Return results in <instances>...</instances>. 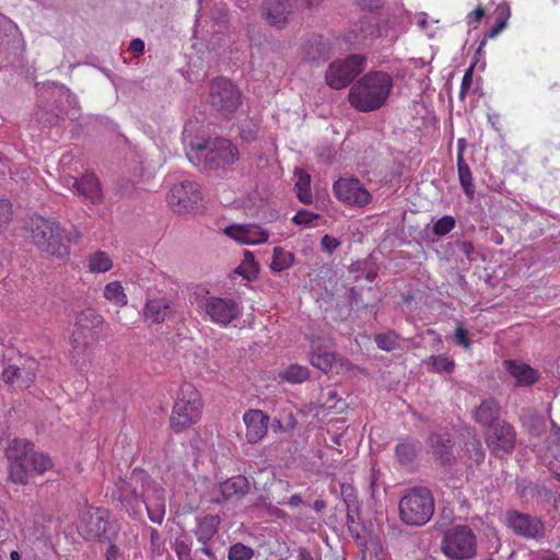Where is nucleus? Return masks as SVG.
<instances>
[{
    "mask_svg": "<svg viewBox=\"0 0 560 560\" xmlns=\"http://www.w3.org/2000/svg\"><path fill=\"white\" fill-rule=\"evenodd\" d=\"M5 457L9 462V479L13 483L25 486L31 475H43L52 468L51 458L34 450V444L25 439H13L8 442Z\"/></svg>",
    "mask_w": 560,
    "mask_h": 560,
    "instance_id": "nucleus-1",
    "label": "nucleus"
},
{
    "mask_svg": "<svg viewBox=\"0 0 560 560\" xmlns=\"http://www.w3.org/2000/svg\"><path fill=\"white\" fill-rule=\"evenodd\" d=\"M393 89V78L384 71H370L349 90L348 100L355 109L369 113L381 108Z\"/></svg>",
    "mask_w": 560,
    "mask_h": 560,
    "instance_id": "nucleus-2",
    "label": "nucleus"
},
{
    "mask_svg": "<svg viewBox=\"0 0 560 560\" xmlns=\"http://www.w3.org/2000/svg\"><path fill=\"white\" fill-rule=\"evenodd\" d=\"M188 160L203 172L225 171L238 160V150L230 140L215 138L196 144L186 151Z\"/></svg>",
    "mask_w": 560,
    "mask_h": 560,
    "instance_id": "nucleus-3",
    "label": "nucleus"
},
{
    "mask_svg": "<svg viewBox=\"0 0 560 560\" xmlns=\"http://www.w3.org/2000/svg\"><path fill=\"white\" fill-rule=\"evenodd\" d=\"M31 238L42 252L62 257L69 254L68 245L78 243L81 234L74 228L66 231L59 222L37 217L32 219Z\"/></svg>",
    "mask_w": 560,
    "mask_h": 560,
    "instance_id": "nucleus-4",
    "label": "nucleus"
},
{
    "mask_svg": "<svg viewBox=\"0 0 560 560\" xmlns=\"http://www.w3.org/2000/svg\"><path fill=\"white\" fill-rule=\"evenodd\" d=\"M102 324L103 317L94 308H85L78 314L71 336L70 359L79 369L91 362L93 347L98 339L95 329Z\"/></svg>",
    "mask_w": 560,
    "mask_h": 560,
    "instance_id": "nucleus-5",
    "label": "nucleus"
},
{
    "mask_svg": "<svg viewBox=\"0 0 560 560\" xmlns=\"http://www.w3.org/2000/svg\"><path fill=\"white\" fill-rule=\"evenodd\" d=\"M434 513V499L425 487L409 489L399 501V517L411 526L427 524Z\"/></svg>",
    "mask_w": 560,
    "mask_h": 560,
    "instance_id": "nucleus-6",
    "label": "nucleus"
},
{
    "mask_svg": "<svg viewBox=\"0 0 560 560\" xmlns=\"http://www.w3.org/2000/svg\"><path fill=\"white\" fill-rule=\"evenodd\" d=\"M147 474L135 469L129 477L119 478L113 497L120 502L121 510L135 520L142 516Z\"/></svg>",
    "mask_w": 560,
    "mask_h": 560,
    "instance_id": "nucleus-7",
    "label": "nucleus"
},
{
    "mask_svg": "<svg viewBox=\"0 0 560 560\" xmlns=\"http://www.w3.org/2000/svg\"><path fill=\"white\" fill-rule=\"evenodd\" d=\"M202 401L199 392L190 383L180 386L170 418L175 432H182L194 424L201 415Z\"/></svg>",
    "mask_w": 560,
    "mask_h": 560,
    "instance_id": "nucleus-8",
    "label": "nucleus"
},
{
    "mask_svg": "<svg viewBox=\"0 0 560 560\" xmlns=\"http://www.w3.org/2000/svg\"><path fill=\"white\" fill-rule=\"evenodd\" d=\"M79 527L88 539L104 538L108 541L119 530L117 523L110 520V512L103 508L86 509L81 515Z\"/></svg>",
    "mask_w": 560,
    "mask_h": 560,
    "instance_id": "nucleus-9",
    "label": "nucleus"
},
{
    "mask_svg": "<svg viewBox=\"0 0 560 560\" xmlns=\"http://www.w3.org/2000/svg\"><path fill=\"white\" fill-rule=\"evenodd\" d=\"M366 66V58L362 55L353 54L343 60H335L325 73L326 83L336 90L348 86Z\"/></svg>",
    "mask_w": 560,
    "mask_h": 560,
    "instance_id": "nucleus-10",
    "label": "nucleus"
},
{
    "mask_svg": "<svg viewBox=\"0 0 560 560\" xmlns=\"http://www.w3.org/2000/svg\"><path fill=\"white\" fill-rule=\"evenodd\" d=\"M202 195L199 185L191 180L174 184L167 194V203L177 214L197 212L201 208Z\"/></svg>",
    "mask_w": 560,
    "mask_h": 560,
    "instance_id": "nucleus-11",
    "label": "nucleus"
},
{
    "mask_svg": "<svg viewBox=\"0 0 560 560\" xmlns=\"http://www.w3.org/2000/svg\"><path fill=\"white\" fill-rule=\"evenodd\" d=\"M443 552L453 560L471 559L476 555V537L468 526L448 530L442 540Z\"/></svg>",
    "mask_w": 560,
    "mask_h": 560,
    "instance_id": "nucleus-12",
    "label": "nucleus"
},
{
    "mask_svg": "<svg viewBox=\"0 0 560 560\" xmlns=\"http://www.w3.org/2000/svg\"><path fill=\"white\" fill-rule=\"evenodd\" d=\"M210 103L223 116H230L241 105V93L230 80L218 78L210 85Z\"/></svg>",
    "mask_w": 560,
    "mask_h": 560,
    "instance_id": "nucleus-13",
    "label": "nucleus"
},
{
    "mask_svg": "<svg viewBox=\"0 0 560 560\" xmlns=\"http://www.w3.org/2000/svg\"><path fill=\"white\" fill-rule=\"evenodd\" d=\"M508 527L514 535L525 539L541 540L546 536L544 522L536 515L509 510L505 513Z\"/></svg>",
    "mask_w": 560,
    "mask_h": 560,
    "instance_id": "nucleus-14",
    "label": "nucleus"
},
{
    "mask_svg": "<svg viewBox=\"0 0 560 560\" xmlns=\"http://www.w3.org/2000/svg\"><path fill=\"white\" fill-rule=\"evenodd\" d=\"M485 440L492 455L503 457L514 451L516 432L510 423L502 420L488 429Z\"/></svg>",
    "mask_w": 560,
    "mask_h": 560,
    "instance_id": "nucleus-15",
    "label": "nucleus"
},
{
    "mask_svg": "<svg viewBox=\"0 0 560 560\" xmlns=\"http://www.w3.org/2000/svg\"><path fill=\"white\" fill-rule=\"evenodd\" d=\"M200 307L212 323L222 326L229 325L241 314L238 304L228 298L208 296L202 301Z\"/></svg>",
    "mask_w": 560,
    "mask_h": 560,
    "instance_id": "nucleus-16",
    "label": "nucleus"
},
{
    "mask_svg": "<svg viewBox=\"0 0 560 560\" xmlns=\"http://www.w3.org/2000/svg\"><path fill=\"white\" fill-rule=\"evenodd\" d=\"M336 197L353 207H364L371 201V194L355 177H340L334 184Z\"/></svg>",
    "mask_w": 560,
    "mask_h": 560,
    "instance_id": "nucleus-17",
    "label": "nucleus"
},
{
    "mask_svg": "<svg viewBox=\"0 0 560 560\" xmlns=\"http://www.w3.org/2000/svg\"><path fill=\"white\" fill-rule=\"evenodd\" d=\"M143 499V509H145L151 522L162 524L166 512L165 489L149 475L145 479Z\"/></svg>",
    "mask_w": 560,
    "mask_h": 560,
    "instance_id": "nucleus-18",
    "label": "nucleus"
},
{
    "mask_svg": "<svg viewBox=\"0 0 560 560\" xmlns=\"http://www.w3.org/2000/svg\"><path fill=\"white\" fill-rule=\"evenodd\" d=\"M250 489L249 481L242 475L233 476L220 482L212 490L211 502L222 504L229 501H238L243 499Z\"/></svg>",
    "mask_w": 560,
    "mask_h": 560,
    "instance_id": "nucleus-19",
    "label": "nucleus"
},
{
    "mask_svg": "<svg viewBox=\"0 0 560 560\" xmlns=\"http://www.w3.org/2000/svg\"><path fill=\"white\" fill-rule=\"evenodd\" d=\"M174 303L165 296L148 298L142 308V318L150 325H160L174 317Z\"/></svg>",
    "mask_w": 560,
    "mask_h": 560,
    "instance_id": "nucleus-20",
    "label": "nucleus"
},
{
    "mask_svg": "<svg viewBox=\"0 0 560 560\" xmlns=\"http://www.w3.org/2000/svg\"><path fill=\"white\" fill-rule=\"evenodd\" d=\"M246 425V440L248 443H257L267 433L269 417L259 409L247 410L243 416Z\"/></svg>",
    "mask_w": 560,
    "mask_h": 560,
    "instance_id": "nucleus-21",
    "label": "nucleus"
},
{
    "mask_svg": "<svg viewBox=\"0 0 560 560\" xmlns=\"http://www.w3.org/2000/svg\"><path fill=\"white\" fill-rule=\"evenodd\" d=\"M67 185H71L79 196L91 203H98L103 199L100 182L94 174H84L80 178L69 177Z\"/></svg>",
    "mask_w": 560,
    "mask_h": 560,
    "instance_id": "nucleus-22",
    "label": "nucleus"
},
{
    "mask_svg": "<svg viewBox=\"0 0 560 560\" xmlns=\"http://www.w3.org/2000/svg\"><path fill=\"white\" fill-rule=\"evenodd\" d=\"M428 445L442 466L453 465L455 462L454 442L448 434L432 433L428 439Z\"/></svg>",
    "mask_w": 560,
    "mask_h": 560,
    "instance_id": "nucleus-23",
    "label": "nucleus"
},
{
    "mask_svg": "<svg viewBox=\"0 0 560 560\" xmlns=\"http://www.w3.org/2000/svg\"><path fill=\"white\" fill-rule=\"evenodd\" d=\"M500 416L501 406L492 397L482 399L481 402L472 410L474 420L487 429L493 427L498 422H501L502 420H500Z\"/></svg>",
    "mask_w": 560,
    "mask_h": 560,
    "instance_id": "nucleus-24",
    "label": "nucleus"
},
{
    "mask_svg": "<svg viewBox=\"0 0 560 560\" xmlns=\"http://www.w3.org/2000/svg\"><path fill=\"white\" fill-rule=\"evenodd\" d=\"M225 234L244 244H259L268 240V233L255 224L231 225L225 229Z\"/></svg>",
    "mask_w": 560,
    "mask_h": 560,
    "instance_id": "nucleus-25",
    "label": "nucleus"
},
{
    "mask_svg": "<svg viewBox=\"0 0 560 560\" xmlns=\"http://www.w3.org/2000/svg\"><path fill=\"white\" fill-rule=\"evenodd\" d=\"M36 362L30 360L24 366L9 365L2 372L3 381L8 384H18L20 387H28L35 378Z\"/></svg>",
    "mask_w": 560,
    "mask_h": 560,
    "instance_id": "nucleus-26",
    "label": "nucleus"
},
{
    "mask_svg": "<svg viewBox=\"0 0 560 560\" xmlns=\"http://www.w3.org/2000/svg\"><path fill=\"white\" fill-rule=\"evenodd\" d=\"M305 58L313 62H324L329 59L331 48L320 35L311 36L303 46Z\"/></svg>",
    "mask_w": 560,
    "mask_h": 560,
    "instance_id": "nucleus-27",
    "label": "nucleus"
},
{
    "mask_svg": "<svg viewBox=\"0 0 560 560\" xmlns=\"http://www.w3.org/2000/svg\"><path fill=\"white\" fill-rule=\"evenodd\" d=\"M221 520L219 515H203L196 517V526L192 529L197 540L206 545L208 544L219 530Z\"/></svg>",
    "mask_w": 560,
    "mask_h": 560,
    "instance_id": "nucleus-28",
    "label": "nucleus"
},
{
    "mask_svg": "<svg viewBox=\"0 0 560 560\" xmlns=\"http://www.w3.org/2000/svg\"><path fill=\"white\" fill-rule=\"evenodd\" d=\"M421 443L416 439L404 438L400 439L395 446V458L400 466H411L420 452Z\"/></svg>",
    "mask_w": 560,
    "mask_h": 560,
    "instance_id": "nucleus-29",
    "label": "nucleus"
},
{
    "mask_svg": "<svg viewBox=\"0 0 560 560\" xmlns=\"http://www.w3.org/2000/svg\"><path fill=\"white\" fill-rule=\"evenodd\" d=\"M266 19L272 25L281 26L293 12V2L287 0H268L266 2Z\"/></svg>",
    "mask_w": 560,
    "mask_h": 560,
    "instance_id": "nucleus-30",
    "label": "nucleus"
},
{
    "mask_svg": "<svg viewBox=\"0 0 560 560\" xmlns=\"http://www.w3.org/2000/svg\"><path fill=\"white\" fill-rule=\"evenodd\" d=\"M508 372L516 380L517 386H530L538 380V373L526 363L514 360L504 361Z\"/></svg>",
    "mask_w": 560,
    "mask_h": 560,
    "instance_id": "nucleus-31",
    "label": "nucleus"
},
{
    "mask_svg": "<svg viewBox=\"0 0 560 560\" xmlns=\"http://www.w3.org/2000/svg\"><path fill=\"white\" fill-rule=\"evenodd\" d=\"M457 170L460 186L463 187L466 196L472 199L475 196V187L472 184V175L468 164L465 162L462 153L457 156Z\"/></svg>",
    "mask_w": 560,
    "mask_h": 560,
    "instance_id": "nucleus-32",
    "label": "nucleus"
},
{
    "mask_svg": "<svg viewBox=\"0 0 560 560\" xmlns=\"http://www.w3.org/2000/svg\"><path fill=\"white\" fill-rule=\"evenodd\" d=\"M295 175L298 180L295 183V190L298 199L305 203L311 205L313 202V196L311 191V177L302 170H296Z\"/></svg>",
    "mask_w": 560,
    "mask_h": 560,
    "instance_id": "nucleus-33",
    "label": "nucleus"
},
{
    "mask_svg": "<svg viewBox=\"0 0 560 560\" xmlns=\"http://www.w3.org/2000/svg\"><path fill=\"white\" fill-rule=\"evenodd\" d=\"M341 494L347 506V524L349 528L359 520L360 505L357 498L352 494L351 487H342Z\"/></svg>",
    "mask_w": 560,
    "mask_h": 560,
    "instance_id": "nucleus-34",
    "label": "nucleus"
},
{
    "mask_svg": "<svg viewBox=\"0 0 560 560\" xmlns=\"http://www.w3.org/2000/svg\"><path fill=\"white\" fill-rule=\"evenodd\" d=\"M335 360V353L329 351L314 350L310 354L311 364L324 373H328L331 370Z\"/></svg>",
    "mask_w": 560,
    "mask_h": 560,
    "instance_id": "nucleus-35",
    "label": "nucleus"
},
{
    "mask_svg": "<svg viewBox=\"0 0 560 560\" xmlns=\"http://www.w3.org/2000/svg\"><path fill=\"white\" fill-rule=\"evenodd\" d=\"M113 267V261L109 255L105 252L97 250L90 255L88 260V268L91 272H106Z\"/></svg>",
    "mask_w": 560,
    "mask_h": 560,
    "instance_id": "nucleus-36",
    "label": "nucleus"
},
{
    "mask_svg": "<svg viewBox=\"0 0 560 560\" xmlns=\"http://www.w3.org/2000/svg\"><path fill=\"white\" fill-rule=\"evenodd\" d=\"M104 298L117 306H125L128 303L124 288L118 281H113L105 285Z\"/></svg>",
    "mask_w": 560,
    "mask_h": 560,
    "instance_id": "nucleus-37",
    "label": "nucleus"
},
{
    "mask_svg": "<svg viewBox=\"0 0 560 560\" xmlns=\"http://www.w3.org/2000/svg\"><path fill=\"white\" fill-rule=\"evenodd\" d=\"M293 262V254L285 252L282 247H275L270 268L280 272L288 269Z\"/></svg>",
    "mask_w": 560,
    "mask_h": 560,
    "instance_id": "nucleus-38",
    "label": "nucleus"
},
{
    "mask_svg": "<svg viewBox=\"0 0 560 560\" xmlns=\"http://www.w3.org/2000/svg\"><path fill=\"white\" fill-rule=\"evenodd\" d=\"M465 450L471 460L480 464L485 458V452L480 439L476 434H469L465 442Z\"/></svg>",
    "mask_w": 560,
    "mask_h": 560,
    "instance_id": "nucleus-39",
    "label": "nucleus"
},
{
    "mask_svg": "<svg viewBox=\"0 0 560 560\" xmlns=\"http://www.w3.org/2000/svg\"><path fill=\"white\" fill-rule=\"evenodd\" d=\"M428 365L434 372H452L455 363L453 360L444 355H431L428 360Z\"/></svg>",
    "mask_w": 560,
    "mask_h": 560,
    "instance_id": "nucleus-40",
    "label": "nucleus"
},
{
    "mask_svg": "<svg viewBox=\"0 0 560 560\" xmlns=\"http://www.w3.org/2000/svg\"><path fill=\"white\" fill-rule=\"evenodd\" d=\"M376 346L384 351H393L398 347V336L394 331L378 334L375 336Z\"/></svg>",
    "mask_w": 560,
    "mask_h": 560,
    "instance_id": "nucleus-41",
    "label": "nucleus"
},
{
    "mask_svg": "<svg viewBox=\"0 0 560 560\" xmlns=\"http://www.w3.org/2000/svg\"><path fill=\"white\" fill-rule=\"evenodd\" d=\"M0 31L5 37L12 38L13 40L22 39V34L18 25L2 13H0Z\"/></svg>",
    "mask_w": 560,
    "mask_h": 560,
    "instance_id": "nucleus-42",
    "label": "nucleus"
},
{
    "mask_svg": "<svg viewBox=\"0 0 560 560\" xmlns=\"http://www.w3.org/2000/svg\"><path fill=\"white\" fill-rule=\"evenodd\" d=\"M455 219L452 215H444L433 224V234L436 236H444L455 228Z\"/></svg>",
    "mask_w": 560,
    "mask_h": 560,
    "instance_id": "nucleus-43",
    "label": "nucleus"
},
{
    "mask_svg": "<svg viewBox=\"0 0 560 560\" xmlns=\"http://www.w3.org/2000/svg\"><path fill=\"white\" fill-rule=\"evenodd\" d=\"M254 550L243 544H234L229 550V560H250Z\"/></svg>",
    "mask_w": 560,
    "mask_h": 560,
    "instance_id": "nucleus-44",
    "label": "nucleus"
},
{
    "mask_svg": "<svg viewBox=\"0 0 560 560\" xmlns=\"http://www.w3.org/2000/svg\"><path fill=\"white\" fill-rule=\"evenodd\" d=\"M308 377V370L301 365H291L284 372V378L292 383H301Z\"/></svg>",
    "mask_w": 560,
    "mask_h": 560,
    "instance_id": "nucleus-45",
    "label": "nucleus"
},
{
    "mask_svg": "<svg viewBox=\"0 0 560 560\" xmlns=\"http://www.w3.org/2000/svg\"><path fill=\"white\" fill-rule=\"evenodd\" d=\"M174 550L178 560H192L190 544L182 538H176L174 542Z\"/></svg>",
    "mask_w": 560,
    "mask_h": 560,
    "instance_id": "nucleus-46",
    "label": "nucleus"
},
{
    "mask_svg": "<svg viewBox=\"0 0 560 560\" xmlns=\"http://www.w3.org/2000/svg\"><path fill=\"white\" fill-rule=\"evenodd\" d=\"M42 512V505L38 502H31L23 510V517L25 522H32L36 524L39 522L38 514Z\"/></svg>",
    "mask_w": 560,
    "mask_h": 560,
    "instance_id": "nucleus-47",
    "label": "nucleus"
},
{
    "mask_svg": "<svg viewBox=\"0 0 560 560\" xmlns=\"http://www.w3.org/2000/svg\"><path fill=\"white\" fill-rule=\"evenodd\" d=\"M12 209L8 200H0V233L7 229L11 221Z\"/></svg>",
    "mask_w": 560,
    "mask_h": 560,
    "instance_id": "nucleus-48",
    "label": "nucleus"
},
{
    "mask_svg": "<svg viewBox=\"0 0 560 560\" xmlns=\"http://www.w3.org/2000/svg\"><path fill=\"white\" fill-rule=\"evenodd\" d=\"M318 214H315L313 212H310L307 210H300L298 213L293 217L292 221L298 225H310L314 220L318 219Z\"/></svg>",
    "mask_w": 560,
    "mask_h": 560,
    "instance_id": "nucleus-49",
    "label": "nucleus"
},
{
    "mask_svg": "<svg viewBox=\"0 0 560 560\" xmlns=\"http://www.w3.org/2000/svg\"><path fill=\"white\" fill-rule=\"evenodd\" d=\"M506 27V21L500 20L497 21V23L490 28V31L487 33L486 37L480 42L479 47L477 49V52L480 54L483 46L487 43V38H493L497 35H499L504 28Z\"/></svg>",
    "mask_w": 560,
    "mask_h": 560,
    "instance_id": "nucleus-50",
    "label": "nucleus"
},
{
    "mask_svg": "<svg viewBox=\"0 0 560 560\" xmlns=\"http://www.w3.org/2000/svg\"><path fill=\"white\" fill-rule=\"evenodd\" d=\"M277 416L281 419L282 424H284V427L289 431H292L295 429V427L298 424V419L292 410L282 409L281 411H279V413Z\"/></svg>",
    "mask_w": 560,
    "mask_h": 560,
    "instance_id": "nucleus-51",
    "label": "nucleus"
},
{
    "mask_svg": "<svg viewBox=\"0 0 560 560\" xmlns=\"http://www.w3.org/2000/svg\"><path fill=\"white\" fill-rule=\"evenodd\" d=\"M472 74H474V67L470 66L466 71H465V74L462 79V84H460V92H459V96L460 98H464L466 93L469 91L471 84H472Z\"/></svg>",
    "mask_w": 560,
    "mask_h": 560,
    "instance_id": "nucleus-52",
    "label": "nucleus"
},
{
    "mask_svg": "<svg viewBox=\"0 0 560 560\" xmlns=\"http://www.w3.org/2000/svg\"><path fill=\"white\" fill-rule=\"evenodd\" d=\"M320 245L326 252L332 253L340 245V242L336 237L326 234L322 237Z\"/></svg>",
    "mask_w": 560,
    "mask_h": 560,
    "instance_id": "nucleus-53",
    "label": "nucleus"
},
{
    "mask_svg": "<svg viewBox=\"0 0 560 560\" xmlns=\"http://www.w3.org/2000/svg\"><path fill=\"white\" fill-rule=\"evenodd\" d=\"M455 340L456 343L463 346L468 349L470 347V341L468 338L467 331L463 327H458L455 331Z\"/></svg>",
    "mask_w": 560,
    "mask_h": 560,
    "instance_id": "nucleus-54",
    "label": "nucleus"
},
{
    "mask_svg": "<svg viewBox=\"0 0 560 560\" xmlns=\"http://www.w3.org/2000/svg\"><path fill=\"white\" fill-rule=\"evenodd\" d=\"M459 250L467 257L468 260H472V254L475 252L474 245L469 241H462L457 243Z\"/></svg>",
    "mask_w": 560,
    "mask_h": 560,
    "instance_id": "nucleus-55",
    "label": "nucleus"
},
{
    "mask_svg": "<svg viewBox=\"0 0 560 560\" xmlns=\"http://www.w3.org/2000/svg\"><path fill=\"white\" fill-rule=\"evenodd\" d=\"M129 50L136 55H141L144 51V42L140 38H135L130 42Z\"/></svg>",
    "mask_w": 560,
    "mask_h": 560,
    "instance_id": "nucleus-56",
    "label": "nucleus"
},
{
    "mask_svg": "<svg viewBox=\"0 0 560 560\" xmlns=\"http://www.w3.org/2000/svg\"><path fill=\"white\" fill-rule=\"evenodd\" d=\"M355 1L364 10L377 9L382 3V0H355Z\"/></svg>",
    "mask_w": 560,
    "mask_h": 560,
    "instance_id": "nucleus-57",
    "label": "nucleus"
},
{
    "mask_svg": "<svg viewBox=\"0 0 560 560\" xmlns=\"http://www.w3.org/2000/svg\"><path fill=\"white\" fill-rule=\"evenodd\" d=\"M271 430L276 433L280 432V433H283V432H290L285 427L284 424H282V421L281 419L276 416L272 421H271Z\"/></svg>",
    "mask_w": 560,
    "mask_h": 560,
    "instance_id": "nucleus-58",
    "label": "nucleus"
},
{
    "mask_svg": "<svg viewBox=\"0 0 560 560\" xmlns=\"http://www.w3.org/2000/svg\"><path fill=\"white\" fill-rule=\"evenodd\" d=\"M119 549L115 545H110L106 550L107 560H116Z\"/></svg>",
    "mask_w": 560,
    "mask_h": 560,
    "instance_id": "nucleus-59",
    "label": "nucleus"
},
{
    "mask_svg": "<svg viewBox=\"0 0 560 560\" xmlns=\"http://www.w3.org/2000/svg\"><path fill=\"white\" fill-rule=\"evenodd\" d=\"M298 560H316L306 548H300Z\"/></svg>",
    "mask_w": 560,
    "mask_h": 560,
    "instance_id": "nucleus-60",
    "label": "nucleus"
},
{
    "mask_svg": "<svg viewBox=\"0 0 560 560\" xmlns=\"http://www.w3.org/2000/svg\"><path fill=\"white\" fill-rule=\"evenodd\" d=\"M485 15V10L482 7H477L472 13H471V18H472V21L478 23Z\"/></svg>",
    "mask_w": 560,
    "mask_h": 560,
    "instance_id": "nucleus-61",
    "label": "nucleus"
},
{
    "mask_svg": "<svg viewBox=\"0 0 560 560\" xmlns=\"http://www.w3.org/2000/svg\"><path fill=\"white\" fill-rule=\"evenodd\" d=\"M313 509L317 513H320L323 510L326 509V502L324 500H322V499H317V500L314 501Z\"/></svg>",
    "mask_w": 560,
    "mask_h": 560,
    "instance_id": "nucleus-62",
    "label": "nucleus"
},
{
    "mask_svg": "<svg viewBox=\"0 0 560 560\" xmlns=\"http://www.w3.org/2000/svg\"><path fill=\"white\" fill-rule=\"evenodd\" d=\"M58 118H59L58 114H55V115H52V116H50V117H48L46 119L43 116L38 115V119L40 121H44L45 125H54L58 120Z\"/></svg>",
    "mask_w": 560,
    "mask_h": 560,
    "instance_id": "nucleus-63",
    "label": "nucleus"
},
{
    "mask_svg": "<svg viewBox=\"0 0 560 560\" xmlns=\"http://www.w3.org/2000/svg\"><path fill=\"white\" fill-rule=\"evenodd\" d=\"M291 506H298L302 503V498L300 494H293L288 502Z\"/></svg>",
    "mask_w": 560,
    "mask_h": 560,
    "instance_id": "nucleus-64",
    "label": "nucleus"
}]
</instances>
